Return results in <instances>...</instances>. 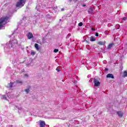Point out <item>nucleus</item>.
<instances>
[{
  "label": "nucleus",
  "instance_id": "obj_24",
  "mask_svg": "<svg viewBox=\"0 0 127 127\" xmlns=\"http://www.w3.org/2000/svg\"><path fill=\"white\" fill-rule=\"evenodd\" d=\"M25 77L27 78V77H28V74H25Z\"/></svg>",
  "mask_w": 127,
  "mask_h": 127
},
{
  "label": "nucleus",
  "instance_id": "obj_19",
  "mask_svg": "<svg viewBox=\"0 0 127 127\" xmlns=\"http://www.w3.org/2000/svg\"><path fill=\"white\" fill-rule=\"evenodd\" d=\"M127 17H124L122 18V21L124 22V21H127Z\"/></svg>",
  "mask_w": 127,
  "mask_h": 127
},
{
  "label": "nucleus",
  "instance_id": "obj_10",
  "mask_svg": "<svg viewBox=\"0 0 127 127\" xmlns=\"http://www.w3.org/2000/svg\"><path fill=\"white\" fill-rule=\"evenodd\" d=\"M123 77L124 78L127 77V70H125L123 73Z\"/></svg>",
  "mask_w": 127,
  "mask_h": 127
},
{
  "label": "nucleus",
  "instance_id": "obj_12",
  "mask_svg": "<svg viewBox=\"0 0 127 127\" xmlns=\"http://www.w3.org/2000/svg\"><path fill=\"white\" fill-rule=\"evenodd\" d=\"M0 98L3 100H6V97H5V95H0Z\"/></svg>",
  "mask_w": 127,
  "mask_h": 127
},
{
  "label": "nucleus",
  "instance_id": "obj_13",
  "mask_svg": "<svg viewBox=\"0 0 127 127\" xmlns=\"http://www.w3.org/2000/svg\"><path fill=\"white\" fill-rule=\"evenodd\" d=\"M14 83L15 82H14V83L10 82V83H9L7 86L8 88H11L12 87V85H13Z\"/></svg>",
  "mask_w": 127,
  "mask_h": 127
},
{
  "label": "nucleus",
  "instance_id": "obj_18",
  "mask_svg": "<svg viewBox=\"0 0 127 127\" xmlns=\"http://www.w3.org/2000/svg\"><path fill=\"white\" fill-rule=\"evenodd\" d=\"M31 55H32V56H34L35 55V52H34V51H31Z\"/></svg>",
  "mask_w": 127,
  "mask_h": 127
},
{
  "label": "nucleus",
  "instance_id": "obj_25",
  "mask_svg": "<svg viewBox=\"0 0 127 127\" xmlns=\"http://www.w3.org/2000/svg\"><path fill=\"white\" fill-rule=\"evenodd\" d=\"M95 35H96V36H99V33H96L95 34Z\"/></svg>",
  "mask_w": 127,
  "mask_h": 127
},
{
  "label": "nucleus",
  "instance_id": "obj_5",
  "mask_svg": "<svg viewBox=\"0 0 127 127\" xmlns=\"http://www.w3.org/2000/svg\"><path fill=\"white\" fill-rule=\"evenodd\" d=\"M117 114L120 118H123V116H124V112L122 111H117Z\"/></svg>",
  "mask_w": 127,
  "mask_h": 127
},
{
  "label": "nucleus",
  "instance_id": "obj_22",
  "mask_svg": "<svg viewBox=\"0 0 127 127\" xmlns=\"http://www.w3.org/2000/svg\"><path fill=\"white\" fill-rule=\"evenodd\" d=\"M56 70H57V71H58V72H60V70L59 69V68L57 67L56 68Z\"/></svg>",
  "mask_w": 127,
  "mask_h": 127
},
{
  "label": "nucleus",
  "instance_id": "obj_28",
  "mask_svg": "<svg viewBox=\"0 0 127 127\" xmlns=\"http://www.w3.org/2000/svg\"><path fill=\"white\" fill-rule=\"evenodd\" d=\"M91 30H92L93 31H95V29L92 28V29H91Z\"/></svg>",
  "mask_w": 127,
  "mask_h": 127
},
{
  "label": "nucleus",
  "instance_id": "obj_27",
  "mask_svg": "<svg viewBox=\"0 0 127 127\" xmlns=\"http://www.w3.org/2000/svg\"><path fill=\"white\" fill-rule=\"evenodd\" d=\"M61 11H64V8H62V9H61Z\"/></svg>",
  "mask_w": 127,
  "mask_h": 127
},
{
  "label": "nucleus",
  "instance_id": "obj_23",
  "mask_svg": "<svg viewBox=\"0 0 127 127\" xmlns=\"http://www.w3.org/2000/svg\"><path fill=\"white\" fill-rule=\"evenodd\" d=\"M105 34H108L109 33V32L108 31H106L105 32Z\"/></svg>",
  "mask_w": 127,
  "mask_h": 127
},
{
  "label": "nucleus",
  "instance_id": "obj_14",
  "mask_svg": "<svg viewBox=\"0 0 127 127\" xmlns=\"http://www.w3.org/2000/svg\"><path fill=\"white\" fill-rule=\"evenodd\" d=\"M114 46V44H110L108 47V49H111Z\"/></svg>",
  "mask_w": 127,
  "mask_h": 127
},
{
  "label": "nucleus",
  "instance_id": "obj_2",
  "mask_svg": "<svg viewBox=\"0 0 127 127\" xmlns=\"http://www.w3.org/2000/svg\"><path fill=\"white\" fill-rule=\"evenodd\" d=\"M25 2H26V0H19L16 3V7H22L25 4Z\"/></svg>",
  "mask_w": 127,
  "mask_h": 127
},
{
  "label": "nucleus",
  "instance_id": "obj_30",
  "mask_svg": "<svg viewBox=\"0 0 127 127\" xmlns=\"http://www.w3.org/2000/svg\"><path fill=\"white\" fill-rule=\"evenodd\" d=\"M78 0H74V1H77Z\"/></svg>",
  "mask_w": 127,
  "mask_h": 127
},
{
  "label": "nucleus",
  "instance_id": "obj_20",
  "mask_svg": "<svg viewBox=\"0 0 127 127\" xmlns=\"http://www.w3.org/2000/svg\"><path fill=\"white\" fill-rule=\"evenodd\" d=\"M59 50L57 49H55L54 51V52H55V53H57V52H58Z\"/></svg>",
  "mask_w": 127,
  "mask_h": 127
},
{
  "label": "nucleus",
  "instance_id": "obj_8",
  "mask_svg": "<svg viewBox=\"0 0 127 127\" xmlns=\"http://www.w3.org/2000/svg\"><path fill=\"white\" fill-rule=\"evenodd\" d=\"M106 77L107 78H112V79H114V75L111 73L107 74Z\"/></svg>",
  "mask_w": 127,
  "mask_h": 127
},
{
  "label": "nucleus",
  "instance_id": "obj_29",
  "mask_svg": "<svg viewBox=\"0 0 127 127\" xmlns=\"http://www.w3.org/2000/svg\"><path fill=\"white\" fill-rule=\"evenodd\" d=\"M82 6H83V7L86 6V4H83V5H82Z\"/></svg>",
  "mask_w": 127,
  "mask_h": 127
},
{
  "label": "nucleus",
  "instance_id": "obj_9",
  "mask_svg": "<svg viewBox=\"0 0 127 127\" xmlns=\"http://www.w3.org/2000/svg\"><path fill=\"white\" fill-rule=\"evenodd\" d=\"M106 43V41L103 42V41H99L98 42V44L99 45H105Z\"/></svg>",
  "mask_w": 127,
  "mask_h": 127
},
{
  "label": "nucleus",
  "instance_id": "obj_3",
  "mask_svg": "<svg viewBox=\"0 0 127 127\" xmlns=\"http://www.w3.org/2000/svg\"><path fill=\"white\" fill-rule=\"evenodd\" d=\"M14 44H17V40L13 39H11L9 43L8 44V46L9 48H11Z\"/></svg>",
  "mask_w": 127,
  "mask_h": 127
},
{
  "label": "nucleus",
  "instance_id": "obj_11",
  "mask_svg": "<svg viewBox=\"0 0 127 127\" xmlns=\"http://www.w3.org/2000/svg\"><path fill=\"white\" fill-rule=\"evenodd\" d=\"M35 48H36V50H37V51L39 50V46L37 44H35Z\"/></svg>",
  "mask_w": 127,
  "mask_h": 127
},
{
  "label": "nucleus",
  "instance_id": "obj_16",
  "mask_svg": "<svg viewBox=\"0 0 127 127\" xmlns=\"http://www.w3.org/2000/svg\"><path fill=\"white\" fill-rule=\"evenodd\" d=\"M16 83H17V84H20L21 85H22V81L21 80H16Z\"/></svg>",
  "mask_w": 127,
  "mask_h": 127
},
{
  "label": "nucleus",
  "instance_id": "obj_21",
  "mask_svg": "<svg viewBox=\"0 0 127 127\" xmlns=\"http://www.w3.org/2000/svg\"><path fill=\"white\" fill-rule=\"evenodd\" d=\"M82 25H83V23L82 22H80L78 24V26H82Z\"/></svg>",
  "mask_w": 127,
  "mask_h": 127
},
{
  "label": "nucleus",
  "instance_id": "obj_17",
  "mask_svg": "<svg viewBox=\"0 0 127 127\" xmlns=\"http://www.w3.org/2000/svg\"><path fill=\"white\" fill-rule=\"evenodd\" d=\"M25 92H26V94H28V93H29V92H30V88H27L25 90Z\"/></svg>",
  "mask_w": 127,
  "mask_h": 127
},
{
  "label": "nucleus",
  "instance_id": "obj_4",
  "mask_svg": "<svg viewBox=\"0 0 127 127\" xmlns=\"http://www.w3.org/2000/svg\"><path fill=\"white\" fill-rule=\"evenodd\" d=\"M94 86L95 87H99L100 85V83L99 82V80H98L97 79H94Z\"/></svg>",
  "mask_w": 127,
  "mask_h": 127
},
{
  "label": "nucleus",
  "instance_id": "obj_1",
  "mask_svg": "<svg viewBox=\"0 0 127 127\" xmlns=\"http://www.w3.org/2000/svg\"><path fill=\"white\" fill-rule=\"evenodd\" d=\"M7 20H8V17H3L0 19V28L3 27L5 24L7 23Z\"/></svg>",
  "mask_w": 127,
  "mask_h": 127
},
{
  "label": "nucleus",
  "instance_id": "obj_32",
  "mask_svg": "<svg viewBox=\"0 0 127 127\" xmlns=\"http://www.w3.org/2000/svg\"><path fill=\"white\" fill-rule=\"evenodd\" d=\"M90 9H92V8H91Z\"/></svg>",
  "mask_w": 127,
  "mask_h": 127
},
{
  "label": "nucleus",
  "instance_id": "obj_31",
  "mask_svg": "<svg viewBox=\"0 0 127 127\" xmlns=\"http://www.w3.org/2000/svg\"><path fill=\"white\" fill-rule=\"evenodd\" d=\"M104 63H106V61H104Z\"/></svg>",
  "mask_w": 127,
  "mask_h": 127
},
{
  "label": "nucleus",
  "instance_id": "obj_15",
  "mask_svg": "<svg viewBox=\"0 0 127 127\" xmlns=\"http://www.w3.org/2000/svg\"><path fill=\"white\" fill-rule=\"evenodd\" d=\"M90 41H92V42L95 41L96 39H95V37L92 36L90 38Z\"/></svg>",
  "mask_w": 127,
  "mask_h": 127
},
{
  "label": "nucleus",
  "instance_id": "obj_26",
  "mask_svg": "<svg viewBox=\"0 0 127 127\" xmlns=\"http://www.w3.org/2000/svg\"><path fill=\"white\" fill-rule=\"evenodd\" d=\"M85 42H86V43H87L88 44H89V42H88V41L85 40Z\"/></svg>",
  "mask_w": 127,
  "mask_h": 127
},
{
  "label": "nucleus",
  "instance_id": "obj_6",
  "mask_svg": "<svg viewBox=\"0 0 127 127\" xmlns=\"http://www.w3.org/2000/svg\"><path fill=\"white\" fill-rule=\"evenodd\" d=\"M27 38L28 39H30L31 38H33V34H32V33L29 32L27 34Z\"/></svg>",
  "mask_w": 127,
  "mask_h": 127
},
{
  "label": "nucleus",
  "instance_id": "obj_7",
  "mask_svg": "<svg viewBox=\"0 0 127 127\" xmlns=\"http://www.w3.org/2000/svg\"><path fill=\"white\" fill-rule=\"evenodd\" d=\"M39 125L40 127H45V122L40 120L39 121Z\"/></svg>",
  "mask_w": 127,
  "mask_h": 127
}]
</instances>
